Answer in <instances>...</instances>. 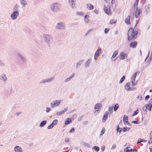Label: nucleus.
Masks as SVG:
<instances>
[{
  "mask_svg": "<svg viewBox=\"0 0 152 152\" xmlns=\"http://www.w3.org/2000/svg\"><path fill=\"white\" fill-rule=\"evenodd\" d=\"M61 4L57 2L53 3L50 6L51 10L54 12H57L61 10Z\"/></svg>",
  "mask_w": 152,
  "mask_h": 152,
  "instance_id": "nucleus-1",
  "label": "nucleus"
},
{
  "mask_svg": "<svg viewBox=\"0 0 152 152\" xmlns=\"http://www.w3.org/2000/svg\"><path fill=\"white\" fill-rule=\"evenodd\" d=\"M137 31H134V29L130 28L128 32V40L135 39L137 37Z\"/></svg>",
  "mask_w": 152,
  "mask_h": 152,
  "instance_id": "nucleus-2",
  "label": "nucleus"
},
{
  "mask_svg": "<svg viewBox=\"0 0 152 152\" xmlns=\"http://www.w3.org/2000/svg\"><path fill=\"white\" fill-rule=\"evenodd\" d=\"M66 28L65 24L62 21L58 22L55 26V28L56 30H65Z\"/></svg>",
  "mask_w": 152,
  "mask_h": 152,
  "instance_id": "nucleus-3",
  "label": "nucleus"
},
{
  "mask_svg": "<svg viewBox=\"0 0 152 152\" xmlns=\"http://www.w3.org/2000/svg\"><path fill=\"white\" fill-rule=\"evenodd\" d=\"M43 38L44 41L48 45H50L52 40V36L51 35L44 34L43 35Z\"/></svg>",
  "mask_w": 152,
  "mask_h": 152,
  "instance_id": "nucleus-4",
  "label": "nucleus"
},
{
  "mask_svg": "<svg viewBox=\"0 0 152 152\" xmlns=\"http://www.w3.org/2000/svg\"><path fill=\"white\" fill-rule=\"evenodd\" d=\"M55 78L54 77H52L50 78L44 79L40 80L39 82L40 84H45L46 83H49L53 81Z\"/></svg>",
  "mask_w": 152,
  "mask_h": 152,
  "instance_id": "nucleus-5",
  "label": "nucleus"
},
{
  "mask_svg": "<svg viewBox=\"0 0 152 152\" xmlns=\"http://www.w3.org/2000/svg\"><path fill=\"white\" fill-rule=\"evenodd\" d=\"M76 0H68V4L71 8L74 9L76 8Z\"/></svg>",
  "mask_w": 152,
  "mask_h": 152,
  "instance_id": "nucleus-6",
  "label": "nucleus"
},
{
  "mask_svg": "<svg viewBox=\"0 0 152 152\" xmlns=\"http://www.w3.org/2000/svg\"><path fill=\"white\" fill-rule=\"evenodd\" d=\"M19 16V12L13 11L10 17L12 19L15 20Z\"/></svg>",
  "mask_w": 152,
  "mask_h": 152,
  "instance_id": "nucleus-7",
  "label": "nucleus"
},
{
  "mask_svg": "<svg viewBox=\"0 0 152 152\" xmlns=\"http://www.w3.org/2000/svg\"><path fill=\"white\" fill-rule=\"evenodd\" d=\"M127 57V54L124 52H121L119 55V58L121 59H126Z\"/></svg>",
  "mask_w": 152,
  "mask_h": 152,
  "instance_id": "nucleus-8",
  "label": "nucleus"
},
{
  "mask_svg": "<svg viewBox=\"0 0 152 152\" xmlns=\"http://www.w3.org/2000/svg\"><path fill=\"white\" fill-rule=\"evenodd\" d=\"M61 102V100H56L51 103V107L52 108L58 106Z\"/></svg>",
  "mask_w": 152,
  "mask_h": 152,
  "instance_id": "nucleus-9",
  "label": "nucleus"
},
{
  "mask_svg": "<svg viewBox=\"0 0 152 152\" xmlns=\"http://www.w3.org/2000/svg\"><path fill=\"white\" fill-rule=\"evenodd\" d=\"M0 80L4 82H6L7 80V78L6 75L3 73L0 75Z\"/></svg>",
  "mask_w": 152,
  "mask_h": 152,
  "instance_id": "nucleus-10",
  "label": "nucleus"
},
{
  "mask_svg": "<svg viewBox=\"0 0 152 152\" xmlns=\"http://www.w3.org/2000/svg\"><path fill=\"white\" fill-rule=\"evenodd\" d=\"M101 49H98L97 50L95 53L94 56V59L96 60L97 59L98 57L99 56L101 53Z\"/></svg>",
  "mask_w": 152,
  "mask_h": 152,
  "instance_id": "nucleus-11",
  "label": "nucleus"
},
{
  "mask_svg": "<svg viewBox=\"0 0 152 152\" xmlns=\"http://www.w3.org/2000/svg\"><path fill=\"white\" fill-rule=\"evenodd\" d=\"M141 12V10L139 8H136L135 14V16L136 18H138L140 15Z\"/></svg>",
  "mask_w": 152,
  "mask_h": 152,
  "instance_id": "nucleus-12",
  "label": "nucleus"
},
{
  "mask_svg": "<svg viewBox=\"0 0 152 152\" xmlns=\"http://www.w3.org/2000/svg\"><path fill=\"white\" fill-rule=\"evenodd\" d=\"M91 61L92 59L91 58H88L85 63V67L86 68L89 67L91 65Z\"/></svg>",
  "mask_w": 152,
  "mask_h": 152,
  "instance_id": "nucleus-13",
  "label": "nucleus"
},
{
  "mask_svg": "<svg viewBox=\"0 0 152 152\" xmlns=\"http://www.w3.org/2000/svg\"><path fill=\"white\" fill-rule=\"evenodd\" d=\"M90 18V16L89 13H87L86 14V15L84 16V22L86 23H89L90 20L89 18Z\"/></svg>",
  "mask_w": 152,
  "mask_h": 152,
  "instance_id": "nucleus-14",
  "label": "nucleus"
},
{
  "mask_svg": "<svg viewBox=\"0 0 152 152\" xmlns=\"http://www.w3.org/2000/svg\"><path fill=\"white\" fill-rule=\"evenodd\" d=\"M17 56L20 59L24 62H26L27 61L26 59L20 53H17Z\"/></svg>",
  "mask_w": 152,
  "mask_h": 152,
  "instance_id": "nucleus-15",
  "label": "nucleus"
},
{
  "mask_svg": "<svg viewBox=\"0 0 152 152\" xmlns=\"http://www.w3.org/2000/svg\"><path fill=\"white\" fill-rule=\"evenodd\" d=\"M75 74V73H72L70 76L66 78L64 80V81L66 82L69 81L71 79L74 77Z\"/></svg>",
  "mask_w": 152,
  "mask_h": 152,
  "instance_id": "nucleus-16",
  "label": "nucleus"
},
{
  "mask_svg": "<svg viewBox=\"0 0 152 152\" xmlns=\"http://www.w3.org/2000/svg\"><path fill=\"white\" fill-rule=\"evenodd\" d=\"M128 117L126 115L124 116L123 121L125 124H126L128 125H130V124L129 123Z\"/></svg>",
  "mask_w": 152,
  "mask_h": 152,
  "instance_id": "nucleus-17",
  "label": "nucleus"
},
{
  "mask_svg": "<svg viewBox=\"0 0 152 152\" xmlns=\"http://www.w3.org/2000/svg\"><path fill=\"white\" fill-rule=\"evenodd\" d=\"M101 107L102 104H101L99 103L96 104L94 107V109L96 110L95 113H96V111L97 112L99 109H100Z\"/></svg>",
  "mask_w": 152,
  "mask_h": 152,
  "instance_id": "nucleus-18",
  "label": "nucleus"
},
{
  "mask_svg": "<svg viewBox=\"0 0 152 152\" xmlns=\"http://www.w3.org/2000/svg\"><path fill=\"white\" fill-rule=\"evenodd\" d=\"M108 114L109 113L108 112H105L102 118V121L103 122H105L107 120Z\"/></svg>",
  "mask_w": 152,
  "mask_h": 152,
  "instance_id": "nucleus-19",
  "label": "nucleus"
},
{
  "mask_svg": "<svg viewBox=\"0 0 152 152\" xmlns=\"http://www.w3.org/2000/svg\"><path fill=\"white\" fill-rule=\"evenodd\" d=\"M110 6H109L108 9L107 8V7H105L104 8V10L105 12L107 14L109 15L110 14Z\"/></svg>",
  "mask_w": 152,
  "mask_h": 152,
  "instance_id": "nucleus-20",
  "label": "nucleus"
},
{
  "mask_svg": "<svg viewBox=\"0 0 152 152\" xmlns=\"http://www.w3.org/2000/svg\"><path fill=\"white\" fill-rule=\"evenodd\" d=\"M14 150L15 152H22V148L19 146H16L14 148Z\"/></svg>",
  "mask_w": 152,
  "mask_h": 152,
  "instance_id": "nucleus-21",
  "label": "nucleus"
},
{
  "mask_svg": "<svg viewBox=\"0 0 152 152\" xmlns=\"http://www.w3.org/2000/svg\"><path fill=\"white\" fill-rule=\"evenodd\" d=\"M137 45V42L136 41H134L131 43L130 44V46L133 48H135Z\"/></svg>",
  "mask_w": 152,
  "mask_h": 152,
  "instance_id": "nucleus-22",
  "label": "nucleus"
},
{
  "mask_svg": "<svg viewBox=\"0 0 152 152\" xmlns=\"http://www.w3.org/2000/svg\"><path fill=\"white\" fill-rule=\"evenodd\" d=\"M19 6L17 4H16L14 7L13 9V11L19 12Z\"/></svg>",
  "mask_w": 152,
  "mask_h": 152,
  "instance_id": "nucleus-23",
  "label": "nucleus"
},
{
  "mask_svg": "<svg viewBox=\"0 0 152 152\" xmlns=\"http://www.w3.org/2000/svg\"><path fill=\"white\" fill-rule=\"evenodd\" d=\"M83 60H80L76 64V67L77 68H78L80 67L82 64L83 62Z\"/></svg>",
  "mask_w": 152,
  "mask_h": 152,
  "instance_id": "nucleus-24",
  "label": "nucleus"
},
{
  "mask_svg": "<svg viewBox=\"0 0 152 152\" xmlns=\"http://www.w3.org/2000/svg\"><path fill=\"white\" fill-rule=\"evenodd\" d=\"M20 2L23 7H25L27 5V2L25 0H20Z\"/></svg>",
  "mask_w": 152,
  "mask_h": 152,
  "instance_id": "nucleus-25",
  "label": "nucleus"
},
{
  "mask_svg": "<svg viewBox=\"0 0 152 152\" xmlns=\"http://www.w3.org/2000/svg\"><path fill=\"white\" fill-rule=\"evenodd\" d=\"M130 16L128 15L125 19V22L126 24H129L130 23Z\"/></svg>",
  "mask_w": 152,
  "mask_h": 152,
  "instance_id": "nucleus-26",
  "label": "nucleus"
},
{
  "mask_svg": "<svg viewBox=\"0 0 152 152\" xmlns=\"http://www.w3.org/2000/svg\"><path fill=\"white\" fill-rule=\"evenodd\" d=\"M72 122V120L70 118H68L66 119L65 121V124L66 125H67L70 124Z\"/></svg>",
  "mask_w": 152,
  "mask_h": 152,
  "instance_id": "nucleus-27",
  "label": "nucleus"
},
{
  "mask_svg": "<svg viewBox=\"0 0 152 152\" xmlns=\"http://www.w3.org/2000/svg\"><path fill=\"white\" fill-rule=\"evenodd\" d=\"M87 8L89 10H92L94 8V6L91 4H87Z\"/></svg>",
  "mask_w": 152,
  "mask_h": 152,
  "instance_id": "nucleus-28",
  "label": "nucleus"
},
{
  "mask_svg": "<svg viewBox=\"0 0 152 152\" xmlns=\"http://www.w3.org/2000/svg\"><path fill=\"white\" fill-rule=\"evenodd\" d=\"M152 107V104H149L146 105V109L148 110L149 111H151Z\"/></svg>",
  "mask_w": 152,
  "mask_h": 152,
  "instance_id": "nucleus-29",
  "label": "nucleus"
},
{
  "mask_svg": "<svg viewBox=\"0 0 152 152\" xmlns=\"http://www.w3.org/2000/svg\"><path fill=\"white\" fill-rule=\"evenodd\" d=\"M125 88L126 90L128 91L134 90L135 89V88L132 87L130 88V86H125Z\"/></svg>",
  "mask_w": 152,
  "mask_h": 152,
  "instance_id": "nucleus-30",
  "label": "nucleus"
},
{
  "mask_svg": "<svg viewBox=\"0 0 152 152\" xmlns=\"http://www.w3.org/2000/svg\"><path fill=\"white\" fill-rule=\"evenodd\" d=\"M149 144L152 143V131L151 132L150 134V140L148 141Z\"/></svg>",
  "mask_w": 152,
  "mask_h": 152,
  "instance_id": "nucleus-31",
  "label": "nucleus"
},
{
  "mask_svg": "<svg viewBox=\"0 0 152 152\" xmlns=\"http://www.w3.org/2000/svg\"><path fill=\"white\" fill-rule=\"evenodd\" d=\"M76 15H77L83 16L84 15V13L82 12H76Z\"/></svg>",
  "mask_w": 152,
  "mask_h": 152,
  "instance_id": "nucleus-32",
  "label": "nucleus"
},
{
  "mask_svg": "<svg viewBox=\"0 0 152 152\" xmlns=\"http://www.w3.org/2000/svg\"><path fill=\"white\" fill-rule=\"evenodd\" d=\"M118 53V51L117 50H115L113 52L112 58H114L115 57V56L117 55Z\"/></svg>",
  "mask_w": 152,
  "mask_h": 152,
  "instance_id": "nucleus-33",
  "label": "nucleus"
},
{
  "mask_svg": "<svg viewBox=\"0 0 152 152\" xmlns=\"http://www.w3.org/2000/svg\"><path fill=\"white\" fill-rule=\"evenodd\" d=\"M139 0H136L134 4V9L137 8Z\"/></svg>",
  "mask_w": 152,
  "mask_h": 152,
  "instance_id": "nucleus-34",
  "label": "nucleus"
},
{
  "mask_svg": "<svg viewBox=\"0 0 152 152\" xmlns=\"http://www.w3.org/2000/svg\"><path fill=\"white\" fill-rule=\"evenodd\" d=\"M46 122H47L46 121H42L40 124V126L41 127L43 126L46 124Z\"/></svg>",
  "mask_w": 152,
  "mask_h": 152,
  "instance_id": "nucleus-35",
  "label": "nucleus"
},
{
  "mask_svg": "<svg viewBox=\"0 0 152 152\" xmlns=\"http://www.w3.org/2000/svg\"><path fill=\"white\" fill-rule=\"evenodd\" d=\"M131 80L133 86H135L137 84V82L135 79H131Z\"/></svg>",
  "mask_w": 152,
  "mask_h": 152,
  "instance_id": "nucleus-36",
  "label": "nucleus"
},
{
  "mask_svg": "<svg viewBox=\"0 0 152 152\" xmlns=\"http://www.w3.org/2000/svg\"><path fill=\"white\" fill-rule=\"evenodd\" d=\"M58 120L57 119H55L53 121V122H52V124L54 126L57 124L58 123Z\"/></svg>",
  "mask_w": 152,
  "mask_h": 152,
  "instance_id": "nucleus-37",
  "label": "nucleus"
},
{
  "mask_svg": "<svg viewBox=\"0 0 152 152\" xmlns=\"http://www.w3.org/2000/svg\"><path fill=\"white\" fill-rule=\"evenodd\" d=\"M130 148L129 147H127L125 149L126 150V152H132V149H129V148Z\"/></svg>",
  "mask_w": 152,
  "mask_h": 152,
  "instance_id": "nucleus-38",
  "label": "nucleus"
},
{
  "mask_svg": "<svg viewBox=\"0 0 152 152\" xmlns=\"http://www.w3.org/2000/svg\"><path fill=\"white\" fill-rule=\"evenodd\" d=\"M67 109V108L66 109L65 108L64 109V110H63L62 111H60L59 113H57V115H59L60 114H63L64 113L65 111H66V110Z\"/></svg>",
  "mask_w": 152,
  "mask_h": 152,
  "instance_id": "nucleus-39",
  "label": "nucleus"
},
{
  "mask_svg": "<svg viewBox=\"0 0 152 152\" xmlns=\"http://www.w3.org/2000/svg\"><path fill=\"white\" fill-rule=\"evenodd\" d=\"M137 74V72H135L134 73L131 79H135L136 78V75Z\"/></svg>",
  "mask_w": 152,
  "mask_h": 152,
  "instance_id": "nucleus-40",
  "label": "nucleus"
},
{
  "mask_svg": "<svg viewBox=\"0 0 152 152\" xmlns=\"http://www.w3.org/2000/svg\"><path fill=\"white\" fill-rule=\"evenodd\" d=\"M139 110L138 109H137L136 110V111H134L132 115V116H134L137 114H138L139 113Z\"/></svg>",
  "mask_w": 152,
  "mask_h": 152,
  "instance_id": "nucleus-41",
  "label": "nucleus"
},
{
  "mask_svg": "<svg viewBox=\"0 0 152 152\" xmlns=\"http://www.w3.org/2000/svg\"><path fill=\"white\" fill-rule=\"evenodd\" d=\"M119 107V105L118 104H116L114 107V110L115 111H116L117 110V109Z\"/></svg>",
  "mask_w": 152,
  "mask_h": 152,
  "instance_id": "nucleus-42",
  "label": "nucleus"
},
{
  "mask_svg": "<svg viewBox=\"0 0 152 152\" xmlns=\"http://www.w3.org/2000/svg\"><path fill=\"white\" fill-rule=\"evenodd\" d=\"M125 76L124 75L123 77L121 78L120 80L119 83H122L125 80Z\"/></svg>",
  "mask_w": 152,
  "mask_h": 152,
  "instance_id": "nucleus-43",
  "label": "nucleus"
},
{
  "mask_svg": "<svg viewBox=\"0 0 152 152\" xmlns=\"http://www.w3.org/2000/svg\"><path fill=\"white\" fill-rule=\"evenodd\" d=\"M130 130L129 128H127V127H124L123 129V131L124 132L129 131Z\"/></svg>",
  "mask_w": 152,
  "mask_h": 152,
  "instance_id": "nucleus-44",
  "label": "nucleus"
},
{
  "mask_svg": "<svg viewBox=\"0 0 152 152\" xmlns=\"http://www.w3.org/2000/svg\"><path fill=\"white\" fill-rule=\"evenodd\" d=\"M94 149L96 151H98L99 150V147H97V146H94Z\"/></svg>",
  "mask_w": 152,
  "mask_h": 152,
  "instance_id": "nucleus-45",
  "label": "nucleus"
},
{
  "mask_svg": "<svg viewBox=\"0 0 152 152\" xmlns=\"http://www.w3.org/2000/svg\"><path fill=\"white\" fill-rule=\"evenodd\" d=\"M92 30L91 29H88L87 32L85 33L84 37L86 36Z\"/></svg>",
  "mask_w": 152,
  "mask_h": 152,
  "instance_id": "nucleus-46",
  "label": "nucleus"
},
{
  "mask_svg": "<svg viewBox=\"0 0 152 152\" xmlns=\"http://www.w3.org/2000/svg\"><path fill=\"white\" fill-rule=\"evenodd\" d=\"M0 66H1L3 67L5 66V64L3 62H1L0 60Z\"/></svg>",
  "mask_w": 152,
  "mask_h": 152,
  "instance_id": "nucleus-47",
  "label": "nucleus"
},
{
  "mask_svg": "<svg viewBox=\"0 0 152 152\" xmlns=\"http://www.w3.org/2000/svg\"><path fill=\"white\" fill-rule=\"evenodd\" d=\"M105 132V129L104 128H104H103L102 129V131L101 132V134H103L104 132Z\"/></svg>",
  "mask_w": 152,
  "mask_h": 152,
  "instance_id": "nucleus-48",
  "label": "nucleus"
},
{
  "mask_svg": "<svg viewBox=\"0 0 152 152\" xmlns=\"http://www.w3.org/2000/svg\"><path fill=\"white\" fill-rule=\"evenodd\" d=\"M116 22V20H112L110 21V23L111 24H113L115 23Z\"/></svg>",
  "mask_w": 152,
  "mask_h": 152,
  "instance_id": "nucleus-49",
  "label": "nucleus"
},
{
  "mask_svg": "<svg viewBox=\"0 0 152 152\" xmlns=\"http://www.w3.org/2000/svg\"><path fill=\"white\" fill-rule=\"evenodd\" d=\"M53 125L51 124L48 126V129H50L51 128H52L53 127Z\"/></svg>",
  "mask_w": 152,
  "mask_h": 152,
  "instance_id": "nucleus-50",
  "label": "nucleus"
},
{
  "mask_svg": "<svg viewBox=\"0 0 152 152\" xmlns=\"http://www.w3.org/2000/svg\"><path fill=\"white\" fill-rule=\"evenodd\" d=\"M109 31V29H108L107 28H105L104 30V32L105 34H107L108 33Z\"/></svg>",
  "mask_w": 152,
  "mask_h": 152,
  "instance_id": "nucleus-51",
  "label": "nucleus"
},
{
  "mask_svg": "<svg viewBox=\"0 0 152 152\" xmlns=\"http://www.w3.org/2000/svg\"><path fill=\"white\" fill-rule=\"evenodd\" d=\"M113 106L110 107H109V109H108L109 110V111H111V110H112L113 109Z\"/></svg>",
  "mask_w": 152,
  "mask_h": 152,
  "instance_id": "nucleus-52",
  "label": "nucleus"
},
{
  "mask_svg": "<svg viewBox=\"0 0 152 152\" xmlns=\"http://www.w3.org/2000/svg\"><path fill=\"white\" fill-rule=\"evenodd\" d=\"M75 131V129L74 128H72L69 131V132L71 133L72 132H74Z\"/></svg>",
  "mask_w": 152,
  "mask_h": 152,
  "instance_id": "nucleus-53",
  "label": "nucleus"
},
{
  "mask_svg": "<svg viewBox=\"0 0 152 152\" xmlns=\"http://www.w3.org/2000/svg\"><path fill=\"white\" fill-rule=\"evenodd\" d=\"M116 147V145L115 144H114L112 146L111 149H113L115 148Z\"/></svg>",
  "mask_w": 152,
  "mask_h": 152,
  "instance_id": "nucleus-54",
  "label": "nucleus"
},
{
  "mask_svg": "<svg viewBox=\"0 0 152 152\" xmlns=\"http://www.w3.org/2000/svg\"><path fill=\"white\" fill-rule=\"evenodd\" d=\"M94 13L96 14H97L98 13L99 11L98 10L96 9H95L94 11Z\"/></svg>",
  "mask_w": 152,
  "mask_h": 152,
  "instance_id": "nucleus-55",
  "label": "nucleus"
},
{
  "mask_svg": "<svg viewBox=\"0 0 152 152\" xmlns=\"http://www.w3.org/2000/svg\"><path fill=\"white\" fill-rule=\"evenodd\" d=\"M132 123L135 124H137L138 123V121H132Z\"/></svg>",
  "mask_w": 152,
  "mask_h": 152,
  "instance_id": "nucleus-56",
  "label": "nucleus"
},
{
  "mask_svg": "<svg viewBox=\"0 0 152 152\" xmlns=\"http://www.w3.org/2000/svg\"><path fill=\"white\" fill-rule=\"evenodd\" d=\"M149 97V95H147L145 97V100H147Z\"/></svg>",
  "mask_w": 152,
  "mask_h": 152,
  "instance_id": "nucleus-57",
  "label": "nucleus"
},
{
  "mask_svg": "<svg viewBox=\"0 0 152 152\" xmlns=\"http://www.w3.org/2000/svg\"><path fill=\"white\" fill-rule=\"evenodd\" d=\"M50 110V108H47L46 109V112H48Z\"/></svg>",
  "mask_w": 152,
  "mask_h": 152,
  "instance_id": "nucleus-58",
  "label": "nucleus"
},
{
  "mask_svg": "<svg viewBox=\"0 0 152 152\" xmlns=\"http://www.w3.org/2000/svg\"><path fill=\"white\" fill-rule=\"evenodd\" d=\"M142 142V139H140V140H138L137 143H139Z\"/></svg>",
  "mask_w": 152,
  "mask_h": 152,
  "instance_id": "nucleus-59",
  "label": "nucleus"
},
{
  "mask_svg": "<svg viewBox=\"0 0 152 152\" xmlns=\"http://www.w3.org/2000/svg\"><path fill=\"white\" fill-rule=\"evenodd\" d=\"M117 131H118L120 133L121 132V130L120 128H118L117 129Z\"/></svg>",
  "mask_w": 152,
  "mask_h": 152,
  "instance_id": "nucleus-60",
  "label": "nucleus"
},
{
  "mask_svg": "<svg viewBox=\"0 0 152 152\" xmlns=\"http://www.w3.org/2000/svg\"><path fill=\"white\" fill-rule=\"evenodd\" d=\"M104 149H105V147L104 146H103V147H102L101 148V149L102 151H103L104 150Z\"/></svg>",
  "mask_w": 152,
  "mask_h": 152,
  "instance_id": "nucleus-61",
  "label": "nucleus"
},
{
  "mask_svg": "<svg viewBox=\"0 0 152 152\" xmlns=\"http://www.w3.org/2000/svg\"><path fill=\"white\" fill-rule=\"evenodd\" d=\"M130 83L129 82H128L126 84L125 86H130Z\"/></svg>",
  "mask_w": 152,
  "mask_h": 152,
  "instance_id": "nucleus-62",
  "label": "nucleus"
},
{
  "mask_svg": "<svg viewBox=\"0 0 152 152\" xmlns=\"http://www.w3.org/2000/svg\"><path fill=\"white\" fill-rule=\"evenodd\" d=\"M149 149L151 151V152H152V147L149 148Z\"/></svg>",
  "mask_w": 152,
  "mask_h": 152,
  "instance_id": "nucleus-63",
  "label": "nucleus"
},
{
  "mask_svg": "<svg viewBox=\"0 0 152 152\" xmlns=\"http://www.w3.org/2000/svg\"><path fill=\"white\" fill-rule=\"evenodd\" d=\"M69 141V139H68V138H67V139H66L65 140V141L66 142H68Z\"/></svg>",
  "mask_w": 152,
  "mask_h": 152,
  "instance_id": "nucleus-64",
  "label": "nucleus"
}]
</instances>
